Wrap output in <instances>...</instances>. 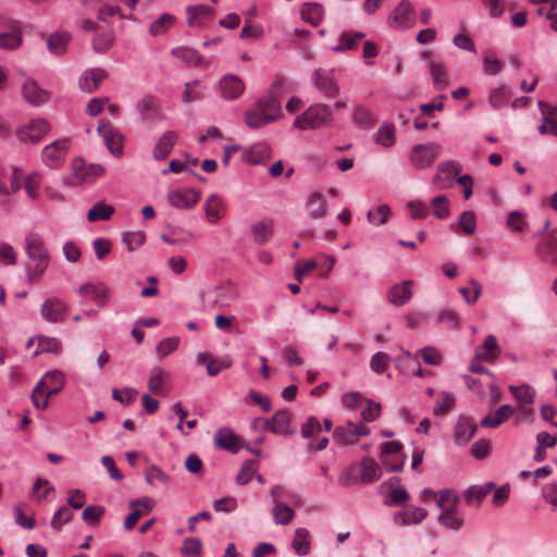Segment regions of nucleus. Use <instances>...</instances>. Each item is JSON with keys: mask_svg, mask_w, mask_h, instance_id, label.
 <instances>
[{"mask_svg": "<svg viewBox=\"0 0 557 557\" xmlns=\"http://www.w3.org/2000/svg\"><path fill=\"white\" fill-rule=\"evenodd\" d=\"M277 117L276 114L273 113H264L261 110L256 109L248 110L245 114V122L248 127L252 129L260 128L273 121Z\"/></svg>", "mask_w": 557, "mask_h": 557, "instance_id": "35", "label": "nucleus"}, {"mask_svg": "<svg viewBox=\"0 0 557 557\" xmlns=\"http://www.w3.org/2000/svg\"><path fill=\"white\" fill-rule=\"evenodd\" d=\"M487 495V484L486 485H471L465 493L466 502L470 505H478L483 502L485 496Z\"/></svg>", "mask_w": 557, "mask_h": 557, "instance_id": "55", "label": "nucleus"}, {"mask_svg": "<svg viewBox=\"0 0 557 557\" xmlns=\"http://www.w3.org/2000/svg\"><path fill=\"white\" fill-rule=\"evenodd\" d=\"M431 205L434 207L433 214L437 219H446L449 215V206L447 198L444 195L434 197L431 200Z\"/></svg>", "mask_w": 557, "mask_h": 557, "instance_id": "64", "label": "nucleus"}, {"mask_svg": "<svg viewBox=\"0 0 557 557\" xmlns=\"http://www.w3.org/2000/svg\"><path fill=\"white\" fill-rule=\"evenodd\" d=\"M197 361L199 363H207V373L210 376H215L223 369H228L232 366V361L228 358L214 359L207 352L198 354Z\"/></svg>", "mask_w": 557, "mask_h": 557, "instance_id": "33", "label": "nucleus"}, {"mask_svg": "<svg viewBox=\"0 0 557 557\" xmlns=\"http://www.w3.org/2000/svg\"><path fill=\"white\" fill-rule=\"evenodd\" d=\"M171 54L183 61L186 65H194L197 67H207L210 65V62L193 48L176 47L171 50Z\"/></svg>", "mask_w": 557, "mask_h": 557, "instance_id": "25", "label": "nucleus"}, {"mask_svg": "<svg viewBox=\"0 0 557 557\" xmlns=\"http://www.w3.org/2000/svg\"><path fill=\"white\" fill-rule=\"evenodd\" d=\"M107 77L108 72L101 67L88 69L81 75L78 84L83 91L94 92Z\"/></svg>", "mask_w": 557, "mask_h": 557, "instance_id": "16", "label": "nucleus"}, {"mask_svg": "<svg viewBox=\"0 0 557 557\" xmlns=\"http://www.w3.org/2000/svg\"><path fill=\"white\" fill-rule=\"evenodd\" d=\"M379 465L371 458L364 457L361 460V482L372 483L380 478Z\"/></svg>", "mask_w": 557, "mask_h": 557, "instance_id": "42", "label": "nucleus"}, {"mask_svg": "<svg viewBox=\"0 0 557 557\" xmlns=\"http://www.w3.org/2000/svg\"><path fill=\"white\" fill-rule=\"evenodd\" d=\"M40 313L45 321L49 323H60L63 322L67 315V306L62 299L50 297L41 305Z\"/></svg>", "mask_w": 557, "mask_h": 557, "instance_id": "6", "label": "nucleus"}, {"mask_svg": "<svg viewBox=\"0 0 557 557\" xmlns=\"http://www.w3.org/2000/svg\"><path fill=\"white\" fill-rule=\"evenodd\" d=\"M136 110L144 123L162 120L164 117L158 100L151 95H146L140 98L136 102Z\"/></svg>", "mask_w": 557, "mask_h": 557, "instance_id": "9", "label": "nucleus"}, {"mask_svg": "<svg viewBox=\"0 0 557 557\" xmlns=\"http://www.w3.org/2000/svg\"><path fill=\"white\" fill-rule=\"evenodd\" d=\"M314 86L323 92L326 98H334L339 92V87L335 82L332 72L318 69L313 74Z\"/></svg>", "mask_w": 557, "mask_h": 557, "instance_id": "15", "label": "nucleus"}, {"mask_svg": "<svg viewBox=\"0 0 557 557\" xmlns=\"http://www.w3.org/2000/svg\"><path fill=\"white\" fill-rule=\"evenodd\" d=\"M203 209L207 219L212 223H216L224 214L225 205L220 196L212 194L206 199Z\"/></svg>", "mask_w": 557, "mask_h": 557, "instance_id": "30", "label": "nucleus"}, {"mask_svg": "<svg viewBox=\"0 0 557 557\" xmlns=\"http://www.w3.org/2000/svg\"><path fill=\"white\" fill-rule=\"evenodd\" d=\"M438 521L448 529L458 530L463 523V518L457 515L456 509L448 508L441 509Z\"/></svg>", "mask_w": 557, "mask_h": 557, "instance_id": "45", "label": "nucleus"}, {"mask_svg": "<svg viewBox=\"0 0 557 557\" xmlns=\"http://www.w3.org/2000/svg\"><path fill=\"white\" fill-rule=\"evenodd\" d=\"M250 234L257 245L267 244L274 234V222L272 219H263L250 225Z\"/></svg>", "mask_w": 557, "mask_h": 557, "instance_id": "22", "label": "nucleus"}, {"mask_svg": "<svg viewBox=\"0 0 557 557\" xmlns=\"http://www.w3.org/2000/svg\"><path fill=\"white\" fill-rule=\"evenodd\" d=\"M49 132V125L46 120L37 119L29 124L16 129V136L22 143H38Z\"/></svg>", "mask_w": 557, "mask_h": 557, "instance_id": "7", "label": "nucleus"}, {"mask_svg": "<svg viewBox=\"0 0 557 557\" xmlns=\"http://www.w3.org/2000/svg\"><path fill=\"white\" fill-rule=\"evenodd\" d=\"M129 508H132V512L124 520V528L127 531L134 529L135 524L145 511L151 510V500L148 497L131 500Z\"/></svg>", "mask_w": 557, "mask_h": 557, "instance_id": "24", "label": "nucleus"}, {"mask_svg": "<svg viewBox=\"0 0 557 557\" xmlns=\"http://www.w3.org/2000/svg\"><path fill=\"white\" fill-rule=\"evenodd\" d=\"M146 236L143 232H124L122 240L126 245L128 251L139 248L145 243Z\"/></svg>", "mask_w": 557, "mask_h": 557, "instance_id": "59", "label": "nucleus"}, {"mask_svg": "<svg viewBox=\"0 0 557 557\" xmlns=\"http://www.w3.org/2000/svg\"><path fill=\"white\" fill-rule=\"evenodd\" d=\"M25 250L28 259L38 261H50L49 251L40 234L32 232L25 237Z\"/></svg>", "mask_w": 557, "mask_h": 557, "instance_id": "10", "label": "nucleus"}, {"mask_svg": "<svg viewBox=\"0 0 557 557\" xmlns=\"http://www.w3.org/2000/svg\"><path fill=\"white\" fill-rule=\"evenodd\" d=\"M73 173L76 178L91 182L104 173V169L100 164H86L81 158L73 161L72 164Z\"/></svg>", "mask_w": 557, "mask_h": 557, "instance_id": "18", "label": "nucleus"}, {"mask_svg": "<svg viewBox=\"0 0 557 557\" xmlns=\"http://www.w3.org/2000/svg\"><path fill=\"white\" fill-rule=\"evenodd\" d=\"M536 251L539 256L550 264H557V228L552 230L543 244H541Z\"/></svg>", "mask_w": 557, "mask_h": 557, "instance_id": "27", "label": "nucleus"}, {"mask_svg": "<svg viewBox=\"0 0 557 557\" xmlns=\"http://www.w3.org/2000/svg\"><path fill=\"white\" fill-rule=\"evenodd\" d=\"M73 518V512L67 506L60 507L53 515L50 525L53 530L59 531Z\"/></svg>", "mask_w": 557, "mask_h": 557, "instance_id": "58", "label": "nucleus"}, {"mask_svg": "<svg viewBox=\"0 0 557 557\" xmlns=\"http://www.w3.org/2000/svg\"><path fill=\"white\" fill-rule=\"evenodd\" d=\"M458 226L467 234L472 235L475 232V213L471 210L463 211L458 219Z\"/></svg>", "mask_w": 557, "mask_h": 557, "instance_id": "62", "label": "nucleus"}, {"mask_svg": "<svg viewBox=\"0 0 557 557\" xmlns=\"http://www.w3.org/2000/svg\"><path fill=\"white\" fill-rule=\"evenodd\" d=\"M412 284L411 280H407L400 284L393 285L387 293L388 301L397 307L406 305L412 297Z\"/></svg>", "mask_w": 557, "mask_h": 557, "instance_id": "20", "label": "nucleus"}, {"mask_svg": "<svg viewBox=\"0 0 557 557\" xmlns=\"http://www.w3.org/2000/svg\"><path fill=\"white\" fill-rule=\"evenodd\" d=\"M65 384L64 374L59 370L48 371L36 384L32 394V403L37 409H46L49 399L60 393Z\"/></svg>", "mask_w": 557, "mask_h": 557, "instance_id": "1", "label": "nucleus"}, {"mask_svg": "<svg viewBox=\"0 0 557 557\" xmlns=\"http://www.w3.org/2000/svg\"><path fill=\"white\" fill-rule=\"evenodd\" d=\"M114 213V208L103 201L96 202L87 212V220L89 222L107 221Z\"/></svg>", "mask_w": 557, "mask_h": 557, "instance_id": "40", "label": "nucleus"}, {"mask_svg": "<svg viewBox=\"0 0 557 557\" xmlns=\"http://www.w3.org/2000/svg\"><path fill=\"white\" fill-rule=\"evenodd\" d=\"M270 147L264 143H257L247 149L243 154V160L249 164H260L270 158Z\"/></svg>", "mask_w": 557, "mask_h": 557, "instance_id": "32", "label": "nucleus"}, {"mask_svg": "<svg viewBox=\"0 0 557 557\" xmlns=\"http://www.w3.org/2000/svg\"><path fill=\"white\" fill-rule=\"evenodd\" d=\"M219 89L223 99L234 100L244 92L245 84L237 75L226 74L220 79Z\"/></svg>", "mask_w": 557, "mask_h": 557, "instance_id": "14", "label": "nucleus"}, {"mask_svg": "<svg viewBox=\"0 0 557 557\" xmlns=\"http://www.w3.org/2000/svg\"><path fill=\"white\" fill-rule=\"evenodd\" d=\"M429 72L435 89L443 90L448 86L447 72L443 63L430 61Z\"/></svg>", "mask_w": 557, "mask_h": 557, "instance_id": "37", "label": "nucleus"}, {"mask_svg": "<svg viewBox=\"0 0 557 557\" xmlns=\"http://www.w3.org/2000/svg\"><path fill=\"white\" fill-rule=\"evenodd\" d=\"M458 502V495L451 490H442L438 498L436 499L437 506L441 509H456Z\"/></svg>", "mask_w": 557, "mask_h": 557, "instance_id": "60", "label": "nucleus"}, {"mask_svg": "<svg viewBox=\"0 0 557 557\" xmlns=\"http://www.w3.org/2000/svg\"><path fill=\"white\" fill-rule=\"evenodd\" d=\"M307 215L313 220L323 219L327 214V200L322 193H311L305 205Z\"/></svg>", "mask_w": 557, "mask_h": 557, "instance_id": "17", "label": "nucleus"}, {"mask_svg": "<svg viewBox=\"0 0 557 557\" xmlns=\"http://www.w3.org/2000/svg\"><path fill=\"white\" fill-rule=\"evenodd\" d=\"M23 41V32L18 21L0 15V49L16 50Z\"/></svg>", "mask_w": 557, "mask_h": 557, "instance_id": "3", "label": "nucleus"}, {"mask_svg": "<svg viewBox=\"0 0 557 557\" xmlns=\"http://www.w3.org/2000/svg\"><path fill=\"white\" fill-rule=\"evenodd\" d=\"M200 198V191L193 188H178L171 190L168 195L169 202L178 209L193 208Z\"/></svg>", "mask_w": 557, "mask_h": 557, "instance_id": "13", "label": "nucleus"}, {"mask_svg": "<svg viewBox=\"0 0 557 557\" xmlns=\"http://www.w3.org/2000/svg\"><path fill=\"white\" fill-rule=\"evenodd\" d=\"M428 516V511L424 508L416 507L411 510H408L404 513H398L395 516V521L400 519V523L403 525H408L410 523H420Z\"/></svg>", "mask_w": 557, "mask_h": 557, "instance_id": "47", "label": "nucleus"}, {"mask_svg": "<svg viewBox=\"0 0 557 557\" xmlns=\"http://www.w3.org/2000/svg\"><path fill=\"white\" fill-rule=\"evenodd\" d=\"M354 123L361 128H370L372 127L377 119L373 112H371L368 108L359 106L355 109L352 115Z\"/></svg>", "mask_w": 557, "mask_h": 557, "instance_id": "41", "label": "nucleus"}, {"mask_svg": "<svg viewBox=\"0 0 557 557\" xmlns=\"http://www.w3.org/2000/svg\"><path fill=\"white\" fill-rule=\"evenodd\" d=\"M165 372L161 367H153L148 380V388L152 394L160 395L163 391V376Z\"/></svg>", "mask_w": 557, "mask_h": 557, "instance_id": "50", "label": "nucleus"}, {"mask_svg": "<svg viewBox=\"0 0 557 557\" xmlns=\"http://www.w3.org/2000/svg\"><path fill=\"white\" fill-rule=\"evenodd\" d=\"M375 141L384 147H391L395 144V127L393 124L384 123L374 134Z\"/></svg>", "mask_w": 557, "mask_h": 557, "instance_id": "48", "label": "nucleus"}, {"mask_svg": "<svg viewBox=\"0 0 557 557\" xmlns=\"http://www.w3.org/2000/svg\"><path fill=\"white\" fill-rule=\"evenodd\" d=\"M187 14V24L190 27H205L206 24L202 22V18L210 17L212 18L214 15V9L208 4H197L186 8Z\"/></svg>", "mask_w": 557, "mask_h": 557, "instance_id": "28", "label": "nucleus"}, {"mask_svg": "<svg viewBox=\"0 0 557 557\" xmlns=\"http://www.w3.org/2000/svg\"><path fill=\"white\" fill-rule=\"evenodd\" d=\"M410 498L409 493L403 486L394 487L389 491L388 497L384 500L387 506H401Z\"/></svg>", "mask_w": 557, "mask_h": 557, "instance_id": "53", "label": "nucleus"}, {"mask_svg": "<svg viewBox=\"0 0 557 557\" xmlns=\"http://www.w3.org/2000/svg\"><path fill=\"white\" fill-rule=\"evenodd\" d=\"M513 413V408L510 405L500 406L493 416H490V428H497L504 421L508 420Z\"/></svg>", "mask_w": 557, "mask_h": 557, "instance_id": "63", "label": "nucleus"}, {"mask_svg": "<svg viewBox=\"0 0 557 557\" xmlns=\"http://www.w3.org/2000/svg\"><path fill=\"white\" fill-rule=\"evenodd\" d=\"M391 214L388 205L383 203L377 207L375 211L369 210L367 220L374 225H383L387 222Z\"/></svg>", "mask_w": 557, "mask_h": 557, "instance_id": "54", "label": "nucleus"}, {"mask_svg": "<svg viewBox=\"0 0 557 557\" xmlns=\"http://www.w3.org/2000/svg\"><path fill=\"white\" fill-rule=\"evenodd\" d=\"M366 36L362 32H357L352 35L344 33L339 37V44L333 47L335 53H342L347 50L357 49L359 41Z\"/></svg>", "mask_w": 557, "mask_h": 557, "instance_id": "39", "label": "nucleus"}, {"mask_svg": "<svg viewBox=\"0 0 557 557\" xmlns=\"http://www.w3.org/2000/svg\"><path fill=\"white\" fill-rule=\"evenodd\" d=\"M355 433V423L348 421L345 425L335 429L334 440L341 445H354L358 442Z\"/></svg>", "mask_w": 557, "mask_h": 557, "instance_id": "38", "label": "nucleus"}, {"mask_svg": "<svg viewBox=\"0 0 557 557\" xmlns=\"http://www.w3.org/2000/svg\"><path fill=\"white\" fill-rule=\"evenodd\" d=\"M280 490V487H273L271 490L272 500H273V519L275 524H283L287 525L292 522V520L295 517V511L292 509L288 505L284 503H278L275 498L276 492Z\"/></svg>", "mask_w": 557, "mask_h": 557, "instance_id": "29", "label": "nucleus"}, {"mask_svg": "<svg viewBox=\"0 0 557 557\" xmlns=\"http://www.w3.org/2000/svg\"><path fill=\"white\" fill-rule=\"evenodd\" d=\"M175 17L169 13H163L160 17L151 23L149 33L152 36H159L166 33L170 27L174 24Z\"/></svg>", "mask_w": 557, "mask_h": 557, "instance_id": "46", "label": "nucleus"}, {"mask_svg": "<svg viewBox=\"0 0 557 557\" xmlns=\"http://www.w3.org/2000/svg\"><path fill=\"white\" fill-rule=\"evenodd\" d=\"M106 512V508L100 505H90L83 510L82 519L91 525L98 524Z\"/></svg>", "mask_w": 557, "mask_h": 557, "instance_id": "57", "label": "nucleus"}, {"mask_svg": "<svg viewBox=\"0 0 557 557\" xmlns=\"http://www.w3.org/2000/svg\"><path fill=\"white\" fill-rule=\"evenodd\" d=\"M511 97V90L506 86H500L490 95V103L494 108H502L509 103Z\"/></svg>", "mask_w": 557, "mask_h": 557, "instance_id": "51", "label": "nucleus"}, {"mask_svg": "<svg viewBox=\"0 0 557 557\" xmlns=\"http://www.w3.org/2000/svg\"><path fill=\"white\" fill-rule=\"evenodd\" d=\"M257 469V462L252 459L246 460L236 475V483L238 485L247 484Z\"/></svg>", "mask_w": 557, "mask_h": 557, "instance_id": "61", "label": "nucleus"}, {"mask_svg": "<svg viewBox=\"0 0 557 557\" xmlns=\"http://www.w3.org/2000/svg\"><path fill=\"white\" fill-rule=\"evenodd\" d=\"M98 133L103 138L104 144L113 156L120 157L123 152L122 135L113 129L109 124L99 126Z\"/></svg>", "mask_w": 557, "mask_h": 557, "instance_id": "23", "label": "nucleus"}, {"mask_svg": "<svg viewBox=\"0 0 557 557\" xmlns=\"http://www.w3.org/2000/svg\"><path fill=\"white\" fill-rule=\"evenodd\" d=\"M78 294L91 295L99 306L106 305V299L110 296V289L103 284L85 283L77 289Z\"/></svg>", "mask_w": 557, "mask_h": 557, "instance_id": "36", "label": "nucleus"}, {"mask_svg": "<svg viewBox=\"0 0 557 557\" xmlns=\"http://www.w3.org/2000/svg\"><path fill=\"white\" fill-rule=\"evenodd\" d=\"M301 16L306 22L317 26L322 21L323 8L315 2L306 3L301 9Z\"/></svg>", "mask_w": 557, "mask_h": 557, "instance_id": "44", "label": "nucleus"}, {"mask_svg": "<svg viewBox=\"0 0 557 557\" xmlns=\"http://www.w3.org/2000/svg\"><path fill=\"white\" fill-rule=\"evenodd\" d=\"M177 138H178V135L176 132H174V131L164 132L153 147L152 156H153L154 160H157V161L165 160L170 156L171 150L174 147Z\"/></svg>", "mask_w": 557, "mask_h": 557, "instance_id": "19", "label": "nucleus"}, {"mask_svg": "<svg viewBox=\"0 0 557 557\" xmlns=\"http://www.w3.org/2000/svg\"><path fill=\"white\" fill-rule=\"evenodd\" d=\"M181 552L186 557H201L202 544L198 537H187L183 541Z\"/></svg>", "mask_w": 557, "mask_h": 557, "instance_id": "52", "label": "nucleus"}, {"mask_svg": "<svg viewBox=\"0 0 557 557\" xmlns=\"http://www.w3.org/2000/svg\"><path fill=\"white\" fill-rule=\"evenodd\" d=\"M441 149V145L436 143L414 145L409 153L410 164L418 170L426 169L438 157Z\"/></svg>", "mask_w": 557, "mask_h": 557, "instance_id": "4", "label": "nucleus"}, {"mask_svg": "<svg viewBox=\"0 0 557 557\" xmlns=\"http://www.w3.org/2000/svg\"><path fill=\"white\" fill-rule=\"evenodd\" d=\"M476 431V425L468 418H460L457 421L454 432V440L457 445L468 443Z\"/></svg>", "mask_w": 557, "mask_h": 557, "instance_id": "31", "label": "nucleus"}, {"mask_svg": "<svg viewBox=\"0 0 557 557\" xmlns=\"http://www.w3.org/2000/svg\"><path fill=\"white\" fill-rule=\"evenodd\" d=\"M509 391L513 397L524 404H532L535 400V389L530 385L509 386Z\"/></svg>", "mask_w": 557, "mask_h": 557, "instance_id": "49", "label": "nucleus"}, {"mask_svg": "<svg viewBox=\"0 0 557 557\" xmlns=\"http://www.w3.org/2000/svg\"><path fill=\"white\" fill-rule=\"evenodd\" d=\"M71 36L67 33H53L47 39V47L53 54H62L67 44L70 42Z\"/></svg>", "mask_w": 557, "mask_h": 557, "instance_id": "43", "label": "nucleus"}, {"mask_svg": "<svg viewBox=\"0 0 557 557\" xmlns=\"http://www.w3.org/2000/svg\"><path fill=\"white\" fill-rule=\"evenodd\" d=\"M23 98L30 104L39 106L49 100V92L39 87L34 79H27L22 85Z\"/></svg>", "mask_w": 557, "mask_h": 557, "instance_id": "21", "label": "nucleus"}, {"mask_svg": "<svg viewBox=\"0 0 557 557\" xmlns=\"http://www.w3.org/2000/svg\"><path fill=\"white\" fill-rule=\"evenodd\" d=\"M292 413L284 409L276 411L270 420L263 421V429L275 434L290 436L295 430L289 429Z\"/></svg>", "mask_w": 557, "mask_h": 557, "instance_id": "12", "label": "nucleus"}, {"mask_svg": "<svg viewBox=\"0 0 557 557\" xmlns=\"http://www.w3.org/2000/svg\"><path fill=\"white\" fill-rule=\"evenodd\" d=\"M333 122V113L329 106L317 103L310 106L304 113L294 121V126L301 129H315L330 126Z\"/></svg>", "mask_w": 557, "mask_h": 557, "instance_id": "2", "label": "nucleus"}, {"mask_svg": "<svg viewBox=\"0 0 557 557\" xmlns=\"http://www.w3.org/2000/svg\"><path fill=\"white\" fill-rule=\"evenodd\" d=\"M62 350V345L59 339L54 337L41 336L38 338V349L35 351V356L39 352H53L59 354Z\"/></svg>", "mask_w": 557, "mask_h": 557, "instance_id": "56", "label": "nucleus"}, {"mask_svg": "<svg viewBox=\"0 0 557 557\" xmlns=\"http://www.w3.org/2000/svg\"><path fill=\"white\" fill-rule=\"evenodd\" d=\"M394 28H409L414 23V11L408 0H401L388 17Z\"/></svg>", "mask_w": 557, "mask_h": 557, "instance_id": "11", "label": "nucleus"}, {"mask_svg": "<svg viewBox=\"0 0 557 557\" xmlns=\"http://www.w3.org/2000/svg\"><path fill=\"white\" fill-rule=\"evenodd\" d=\"M292 547L298 557H305L310 553V532L306 528L295 530Z\"/></svg>", "mask_w": 557, "mask_h": 557, "instance_id": "34", "label": "nucleus"}, {"mask_svg": "<svg viewBox=\"0 0 557 557\" xmlns=\"http://www.w3.org/2000/svg\"><path fill=\"white\" fill-rule=\"evenodd\" d=\"M67 148L69 140L66 138L47 145L41 152L44 163L52 169L60 166L64 161Z\"/></svg>", "mask_w": 557, "mask_h": 557, "instance_id": "8", "label": "nucleus"}, {"mask_svg": "<svg viewBox=\"0 0 557 557\" xmlns=\"http://www.w3.org/2000/svg\"><path fill=\"white\" fill-rule=\"evenodd\" d=\"M462 171L457 161H446L437 165V172L433 177V184L438 189H447L454 186V178Z\"/></svg>", "mask_w": 557, "mask_h": 557, "instance_id": "5", "label": "nucleus"}, {"mask_svg": "<svg viewBox=\"0 0 557 557\" xmlns=\"http://www.w3.org/2000/svg\"><path fill=\"white\" fill-rule=\"evenodd\" d=\"M216 447L227 450L230 453H236L239 449V438L236 433L230 428H220L213 440Z\"/></svg>", "mask_w": 557, "mask_h": 557, "instance_id": "26", "label": "nucleus"}]
</instances>
